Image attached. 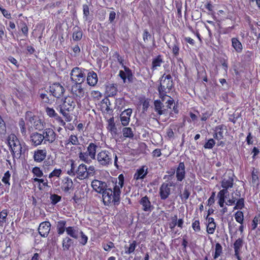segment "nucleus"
<instances>
[{"mask_svg": "<svg viewBox=\"0 0 260 260\" xmlns=\"http://www.w3.org/2000/svg\"><path fill=\"white\" fill-rule=\"evenodd\" d=\"M124 177L123 174H120L115 182L113 181V189L110 187H107L102 193L103 202L105 205H109L113 203L114 205L119 204L121 195V189L124 184Z\"/></svg>", "mask_w": 260, "mask_h": 260, "instance_id": "1", "label": "nucleus"}, {"mask_svg": "<svg viewBox=\"0 0 260 260\" xmlns=\"http://www.w3.org/2000/svg\"><path fill=\"white\" fill-rule=\"evenodd\" d=\"M173 87V82L172 76L170 74H166V73L160 78V85L158 88L159 98L161 99L162 101L167 95V93H169Z\"/></svg>", "mask_w": 260, "mask_h": 260, "instance_id": "2", "label": "nucleus"}, {"mask_svg": "<svg viewBox=\"0 0 260 260\" xmlns=\"http://www.w3.org/2000/svg\"><path fill=\"white\" fill-rule=\"evenodd\" d=\"M98 147V146L95 143H90L87 146L86 152H80L79 153V158L81 160L86 164H90L92 159H95L96 158V152Z\"/></svg>", "mask_w": 260, "mask_h": 260, "instance_id": "3", "label": "nucleus"}, {"mask_svg": "<svg viewBox=\"0 0 260 260\" xmlns=\"http://www.w3.org/2000/svg\"><path fill=\"white\" fill-rule=\"evenodd\" d=\"M112 154L106 150H103L99 152L96 155V159L99 164L103 167H108L112 164Z\"/></svg>", "mask_w": 260, "mask_h": 260, "instance_id": "4", "label": "nucleus"}, {"mask_svg": "<svg viewBox=\"0 0 260 260\" xmlns=\"http://www.w3.org/2000/svg\"><path fill=\"white\" fill-rule=\"evenodd\" d=\"M12 140L10 139L8 143L11 149L13 157L19 158L22 153V148L19 141L14 135H12ZM11 139V137H10Z\"/></svg>", "mask_w": 260, "mask_h": 260, "instance_id": "5", "label": "nucleus"}, {"mask_svg": "<svg viewBox=\"0 0 260 260\" xmlns=\"http://www.w3.org/2000/svg\"><path fill=\"white\" fill-rule=\"evenodd\" d=\"M70 77L75 83L82 84L85 80L86 75L80 68L75 67L72 70Z\"/></svg>", "mask_w": 260, "mask_h": 260, "instance_id": "6", "label": "nucleus"}, {"mask_svg": "<svg viewBox=\"0 0 260 260\" xmlns=\"http://www.w3.org/2000/svg\"><path fill=\"white\" fill-rule=\"evenodd\" d=\"M72 93L77 98L76 101L79 104L80 99L83 98L85 92L82 87L81 84L75 83L71 88Z\"/></svg>", "mask_w": 260, "mask_h": 260, "instance_id": "7", "label": "nucleus"}, {"mask_svg": "<svg viewBox=\"0 0 260 260\" xmlns=\"http://www.w3.org/2000/svg\"><path fill=\"white\" fill-rule=\"evenodd\" d=\"M168 47L171 49L174 56L177 57L179 54L180 43L174 36H172L170 42L166 41Z\"/></svg>", "mask_w": 260, "mask_h": 260, "instance_id": "8", "label": "nucleus"}, {"mask_svg": "<svg viewBox=\"0 0 260 260\" xmlns=\"http://www.w3.org/2000/svg\"><path fill=\"white\" fill-rule=\"evenodd\" d=\"M42 135L44 137V144L47 142L49 143H53L56 140V134L55 132L50 128H47L43 131Z\"/></svg>", "mask_w": 260, "mask_h": 260, "instance_id": "9", "label": "nucleus"}, {"mask_svg": "<svg viewBox=\"0 0 260 260\" xmlns=\"http://www.w3.org/2000/svg\"><path fill=\"white\" fill-rule=\"evenodd\" d=\"M50 91L54 97L59 98L63 95L64 88L59 83H55L50 86Z\"/></svg>", "mask_w": 260, "mask_h": 260, "instance_id": "10", "label": "nucleus"}, {"mask_svg": "<svg viewBox=\"0 0 260 260\" xmlns=\"http://www.w3.org/2000/svg\"><path fill=\"white\" fill-rule=\"evenodd\" d=\"M91 186L93 190L98 193H102L108 187L105 182L97 179H94L92 181Z\"/></svg>", "mask_w": 260, "mask_h": 260, "instance_id": "11", "label": "nucleus"}, {"mask_svg": "<svg viewBox=\"0 0 260 260\" xmlns=\"http://www.w3.org/2000/svg\"><path fill=\"white\" fill-rule=\"evenodd\" d=\"M29 116V121L31 123L35 128L39 131L43 129L44 126L41 119L36 116H32L31 112H27L26 116Z\"/></svg>", "mask_w": 260, "mask_h": 260, "instance_id": "12", "label": "nucleus"}, {"mask_svg": "<svg viewBox=\"0 0 260 260\" xmlns=\"http://www.w3.org/2000/svg\"><path fill=\"white\" fill-rule=\"evenodd\" d=\"M51 224L48 221L42 222L38 228L40 235L43 237H46L50 231Z\"/></svg>", "mask_w": 260, "mask_h": 260, "instance_id": "13", "label": "nucleus"}, {"mask_svg": "<svg viewBox=\"0 0 260 260\" xmlns=\"http://www.w3.org/2000/svg\"><path fill=\"white\" fill-rule=\"evenodd\" d=\"M44 137L42 134L35 132L32 133L30 136V141L34 146H37L42 144L44 141Z\"/></svg>", "mask_w": 260, "mask_h": 260, "instance_id": "14", "label": "nucleus"}, {"mask_svg": "<svg viewBox=\"0 0 260 260\" xmlns=\"http://www.w3.org/2000/svg\"><path fill=\"white\" fill-rule=\"evenodd\" d=\"M139 203L142 206V210L145 212H150L154 209V207L151 205V203L147 196L143 197L140 200Z\"/></svg>", "mask_w": 260, "mask_h": 260, "instance_id": "15", "label": "nucleus"}, {"mask_svg": "<svg viewBox=\"0 0 260 260\" xmlns=\"http://www.w3.org/2000/svg\"><path fill=\"white\" fill-rule=\"evenodd\" d=\"M132 113V109L128 108L124 110L120 114V118L123 126L127 125L129 122L130 117Z\"/></svg>", "mask_w": 260, "mask_h": 260, "instance_id": "16", "label": "nucleus"}, {"mask_svg": "<svg viewBox=\"0 0 260 260\" xmlns=\"http://www.w3.org/2000/svg\"><path fill=\"white\" fill-rule=\"evenodd\" d=\"M171 186L166 183L161 184L159 188V194L161 200H165L168 198L170 194L171 188L170 187Z\"/></svg>", "mask_w": 260, "mask_h": 260, "instance_id": "17", "label": "nucleus"}, {"mask_svg": "<svg viewBox=\"0 0 260 260\" xmlns=\"http://www.w3.org/2000/svg\"><path fill=\"white\" fill-rule=\"evenodd\" d=\"M47 156V151L44 149H37L34 152V159L36 162H41L43 161Z\"/></svg>", "mask_w": 260, "mask_h": 260, "instance_id": "18", "label": "nucleus"}, {"mask_svg": "<svg viewBox=\"0 0 260 260\" xmlns=\"http://www.w3.org/2000/svg\"><path fill=\"white\" fill-rule=\"evenodd\" d=\"M67 235L71 237L77 239L79 238L81 231L77 226H68L66 229Z\"/></svg>", "mask_w": 260, "mask_h": 260, "instance_id": "19", "label": "nucleus"}, {"mask_svg": "<svg viewBox=\"0 0 260 260\" xmlns=\"http://www.w3.org/2000/svg\"><path fill=\"white\" fill-rule=\"evenodd\" d=\"M175 172L177 180L178 181H182L185 176V165L183 162H181L179 164Z\"/></svg>", "mask_w": 260, "mask_h": 260, "instance_id": "20", "label": "nucleus"}, {"mask_svg": "<svg viewBox=\"0 0 260 260\" xmlns=\"http://www.w3.org/2000/svg\"><path fill=\"white\" fill-rule=\"evenodd\" d=\"M76 106L75 103L72 98H66L62 105L63 107L68 112L72 111L74 110Z\"/></svg>", "mask_w": 260, "mask_h": 260, "instance_id": "21", "label": "nucleus"}, {"mask_svg": "<svg viewBox=\"0 0 260 260\" xmlns=\"http://www.w3.org/2000/svg\"><path fill=\"white\" fill-rule=\"evenodd\" d=\"M224 129H226V126L223 124L216 126L214 129V133L213 134L214 138L217 140H220L223 139L224 137Z\"/></svg>", "mask_w": 260, "mask_h": 260, "instance_id": "22", "label": "nucleus"}, {"mask_svg": "<svg viewBox=\"0 0 260 260\" xmlns=\"http://www.w3.org/2000/svg\"><path fill=\"white\" fill-rule=\"evenodd\" d=\"M77 177L80 180L88 178L87 174V166L84 164H81L78 166L76 171Z\"/></svg>", "mask_w": 260, "mask_h": 260, "instance_id": "23", "label": "nucleus"}, {"mask_svg": "<svg viewBox=\"0 0 260 260\" xmlns=\"http://www.w3.org/2000/svg\"><path fill=\"white\" fill-rule=\"evenodd\" d=\"M148 174V168L146 166H142L140 169L137 170L134 175V179L136 180L144 179Z\"/></svg>", "mask_w": 260, "mask_h": 260, "instance_id": "24", "label": "nucleus"}, {"mask_svg": "<svg viewBox=\"0 0 260 260\" xmlns=\"http://www.w3.org/2000/svg\"><path fill=\"white\" fill-rule=\"evenodd\" d=\"M87 81L90 86H94L98 82L97 74L93 71L89 72L87 76Z\"/></svg>", "mask_w": 260, "mask_h": 260, "instance_id": "25", "label": "nucleus"}, {"mask_svg": "<svg viewBox=\"0 0 260 260\" xmlns=\"http://www.w3.org/2000/svg\"><path fill=\"white\" fill-rule=\"evenodd\" d=\"M232 46L234 48L235 51L240 53L243 50V46L237 38H233L231 40Z\"/></svg>", "mask_w": 260, "mask_h": 260, "instance_id": "26", "label": "nucleus"}, {"mask_svg": "<svg viewBox=\"0 0 260 260\" xmlns=\"http://www.w3.org/2000/svg\"><path fill=\"white\" fill-rule=\"evenodd\" d=\"M234 180L232 176H225L221 182V186L223 188L228 189L233 186Z\"/></svg>", "mask_w": 260, "mask_h": 260, "instance_id": "27", "label": "nucleus"}, {"mask_svg": "<svg viewBox=\"0 0 260 260\" xmlns=\"http://www.w3.org/2000/svg\"><path fill=\"white\" fill-rule=\"evenodd\" d=\"M73 187V183L72 179L69 177L64 178L61 185L62 190L64 192H68Z\"/></svg>", "mask_w": 260, "mask_h": 260, "instance_id": "28", "label": "nucleus"}, {"mask_svg": "<svg viewBox=\"0 0 260 260\" xmlns=\"http://www.w3.org/2000/svg\"><path fill=\"white\" fill-rule=\"evenodd\" d=\"M56 230L57 234L59 235H62L64 232H66V224L67 222L66 220H59L56 222Z\"/></svg>", "mask_w": 260, "mask_h": 260, "instance_id": "29", "label": "nucleus"}, {"mask_svg": "<svg viewBox=\"0 0 260 260\" xmlns=\"http://www.w3.org/2000/svg\"><path fill=\"white\" fill-rule=\"evenodd\" d=\"M73 241L69 237H66L62 239V247L63 251H68L73 245Z\"/></svg>", "mask_w": 260, "mask_h": 260, "instance_id": "30", "label": "nucleus"}, {"mask_svg": "<svg viewBox=\"0 0 260 260\" xmlns=\"http://www.w3.org/2000/svg\"><path fill=\"white\" fill-rule=\"evenodd\" d=\"M243 245V240L242 238H238L234 243L235 255L239 256L240 250Z\"/></svg>", "mask_w": 260, "mask_h": 260, "instance_id": "31", "label": "nucleus"}, {"mask_svg": "<svg viewBox=\"0 0 260 260\" xmlns=\"http://www.w3.org/2000/svg\"><path fill=\"white\" fill-rule=\"evenodd\" d=\"M83 33L81 29L78 27L73 28V39L74 41H79L82 37Z\"/></svg>", "mask_w": 260, "mask_h": 260, "instance_id": "32", "label": "nucleus"}, {"mask_svg": "<svg viewBox=\"0 0 260 260\" xmlns=\"http://www.w3.org/2000/svg\"><path fill=\"white\" fill-rule=\"evenodd\" d=\"M162 62L163 61L161 56H157L156 58H153L152 60L151 69L153 71L156 70L158 67H160Z\"/></svg>", "mask_w": 260, "mask_h": 260, "instance_id": "33", "label": "nucleus"}, {"mask_svg": "<svg viewBox=\"0 0 260 260\" xmlns=\"http://www.w3.org/2000/svg\"><path fill=\"white\" fill-rule=\"evenodd\" d=\"M154 104L155 111L157 112L158 115H162L164 113L162 110V108L164 107L163 104L159 100H155Z\"/></svg>", "mask_w": 260, "mask_h": 260, "instance_id": "34", "label": "nucleus"}, {"mask_svg": "<svg viewBox=\"0 0 260 260\" xmlns=\"http://www.w3.org/2000/svg\"><path fill=\"white\" fill-rule=\"evenodd\" d=\"M137 246V242L136 241H133L132 243L129 244L128 247L125 246V253L129 254L133 253L136 249Z\"/></svg>", "mask_w": 260, "mask_h": 260, "instance_id": "35", "label": "nucleus"}, {"mask_svg": "<svg viewBox=\"0 0 260 260\" xmlns=\"http://www.w3.org/2000/svg\"><path fill=\"white\" fill-rule=\"evenodd\" d=\"M72 144L74 145H78L79 144V141L77 137L74 135H71L69 139L66 141V145Z\"/></svg>", "mask_w": 260, "mask_h": 260, "instance_id": "36", "label": "nucleus"}, {"mask_svg": "<svg viewBox=\"0 0 260 260\" xmlns=\"http://www.w3.org/2000/svg\"><path fill=\"white\" fill-rule=\"evenodd\" d=\"M59 112L63 116L66 121L70 122L72 120V116L63 107H60Z\"/></svg>", "mask_w": 260, "mask_h": 260, "instance_id": "37", "label": "nucleus"}, {"mask_svg": "<svg viewBox=\"0 0 260 260\" xmlns=\"http://www.w3.org/2000/svg\"><path fill=\"white\" fill-rule=\"evenodd\" d=\"M19 126L20 129V132L22 135L25 137L27 136V132L25 127V122L22 118H21L19 121Z\"/></svg>", "mask_w": 260, "mask_h": 260, "instance_id": "38", "label": "nucleus"}, {"mask_svg": "<svg viewBox=\"0 0 260 260\" xmlns=\"http://www.w3.org/2000/svg\"><path fill=\"white\" fill-rule=\"evenodd\" d=\"M123 136L125 138H132L134 137V134L131 127H124L122 129Z\"/></svg>", "mask_w": 260, "mask_h": 260, "instance_id": "39", "label": "nucleus"}, {"mask_svg": "<svg viewBox=\"0 0 260 260\" xmlns=\"http://www.w3.org/2000/svg\"><path fill=\"white\" fill-rule=\"evenodd\" d=\"M8 212L6 210H3L0 212V226H3L4 223L6 222Z\"/></svg>", "mask_w": 260, "mask_h": 260, "instance_id": "40", "label": "nucleus"}, {"mask_svg": "<svg viewBox=\"0 0 260 260\" xmlns=\"http://www.w3.org/2000/svg\"><path fill=\"white\" fill-rule=\"evenodd\" d=\"M212 115V112L211 110H203L202 114L200 115L201 120L206 121Z\"/></svg>", "mask_w": 260, "mask_h": 260, "instance_id": "41", "label": "nucleus"}, {"mask_svg": "<svg viewBox=\"0 0 260 260\" xmlns=\"http://www.w3.org/2000/svg\"><path fill=\"white\" fill-rule=\"evenodd\" d=\"M235 218L237 222L242 224L244 220V215L242 211H238L235 214Z\"/></svg>", "mask_w": 260, "mask_h": 260, "instance_id": "42", "label": "nucleus"}, {"mask_svg": "<svg viewBox=\"0 0 260 260\" xmlns=\"http://www.w3.org/2000/svg\"><path fill=\"white\" fill-rule=\"evenodd\" d=\"M61 197L56 194H51L50 197L51 203L53 205H55L60 201Z\"/></svg>", "mask_w": 260, "mask_h": 260, "instance_id": "43", "label": "nucleus"}, {"mask_svg": "<svg viewBox=\"0 0 260 260\" xmlns=\"http://www.w3.org/2000/svg\"><path fill=\"white\" fill-rule=\"evenodd\" d=\"M222 252V247L221 245L217 243L215 245V251L214 255V258L216 259L218 257Z\"/></svg>", "mask_w": 260, "mask_h": 260, "instance_id": "44", "label": "nucleus"}, {"mask_svg": "<svg viewBox=\"0 0 260 260\" xmlns=\"http://www.w3.org/2000/svg\"><path fill=\"white\" fill-rule=\"evenodd\" d=\"M215 144V140L211 138L204 144V147L205 149H211L214 146Z\"/></svg>", "mask_w": 260, "mask_h": 260, "instance_id": "45", "label": "nucleus"}, {"mask_svg": "<svg viewBox=\"0 0 260 260\" xmlns=\"http://www.w3.org/2000/svg\"><path fill=\"white\" fill-rule=\"evenodd\" d=\"M190 194V193L188 190L186 188H185L183 193L180 195L182 201L183 202H186V201L189 198Z\"/></svg>", "mask_w": 260, "mask_h": 260, "instance_id": "46", "label": "nucleus"}, {"mask_svg": "<svg viewBox=\"0 0 260 260\" xmlns=\"http://www.w3.org/2000/svg\"><path fill=\"white\" fill-rule=\"evenodd\" d=\"M62 171L60 169H55L49 175V178H51L53 177H59Z\"/></svg>", "mask_w": 260, "mask_h": 260, "instance_id": "47", "label": "nucleus"}, {"mask_svg": "<svg viewBox=\"0 0 260 260\" xmlns=\"http://www.w3.org/2000/svg\"><path fill=\"white\" fill-rule=\"evenodd\" d=\"M83 18L85 20L87 21L88 20V16L89 15V7L87 5H83Z\"/></svg>", "mask_w": 260, "mask_h": 260, "instance_id": "48", "label": "nucleus"}, {"mask_svg": "<svg viewBox=\"0 0 260 260\" xmlns=\"http://www.w3.org/2000/svg\"><path fill=\"white\" fill-rule=\"evenodd\" d=\"M46 112L47 115L50 117L55 118L58 115L53 108L47 107L46 108Z\"/></svg>", "mask_w": 260, "mask_h": 260, "instance_id": "49", "label": "nucleus"}, {"mask_svg": "<svg viewBox=\"0 0 260 260\" xmlns=\"http://www.w3.org/2000/svg\"><path fill=\"white\" fill-rule=\"evenodd\" d=\"M11 176L10 173L9 171H7L3 176L2 178V181L3 183H4L6 184H8V185H10V184L9 183V179Z\"/></svg>", "mask_w": 260, "mask_h": 260, "instance_id": "50", "label": "nucleus"}, {"mask_svg": "<svg viewBox=\"0 0 260 260\" xmlns=\"http://www.w3.org/2000/svg\"><path fill=\"white\" fill-rule=\"evenodd\" d=\"M32 172L38 177H41L43 176V173L40 168L35 167L32 170Z\"/></svg>", "mask_w": 260, "mask_h": 260, "instance_id": "51", "label": "nucleus"}, {"mask_svg": "<svg viewBox=\"0 0 260 260\" xmlns=\"http://www.w3.org/2000/svg\"><path fill=\"white\" fill-rule=\"evenodd\" d=\"M216 228L215 223H208L207 226V232L209 234H213Z\"/></svg>", "mask_w": 260, "mask_h": 260, "instance_id": "52", "label": "nucleus"}, {"mask_svg": "<svg viewBox=\"0 0 260 260\" xmlns=\"http://www.w3.org/2000/svg\"><path fill=\"white\" fill-rule=\"evenodd\" d=\"M102 247L105 251H109L112 248L114 247V244L113 242H109L108 243H103Z\"/></svg>", "mask_w": 260, "mask_h": 260, "instance_id": "53", "label": "nucleus"}, {"mask_svg": "<svg viewBox=\"0 0 260 260\" xmlns=\"http://www.w3.org/2000/svg\"><path fill=\"white\" fill-rule=\"evenodd\" d=\"M241 193L240 191L236 190L235 192H233L231 194V200H234L236 202L238 199L240 198Z\"/></svg>", "mask_w": 260, "mask_h": 260, "instance_id": "54", "label": "nucleus"}, {"mask_svg": "<svg viewBox=\"0 0 260 260\" xmlns=\"http://www.w3.org/2000/svg\"><path fill=\"white\" fill-rule=\"evenodd\" d=\"M76 166L73 160H71V169L68 171V174L70 176H75L76 174Z\"/></svg>", "mask_w": 260, "mask_h": 260, "instance_id": "55", "label": "nucleus"}, {"mask_svg": "<svg viewBox=\"0 0 260 260\" xmlns=\"http://www.w3.org/2000/svg\"><path fill=\"white\" fill-rule=\"evenodd\" d=\"M80 239L79 242L81 244L84 245L86 244L88 240L87 237L81 231V233H80Z\"/></svg>", "mask_w": 260, "mask_h": 260, "instance_id": "56", "label": "nucleus"}, {"mask_svg": "<svg viewBox=\"0 0 260 260\" xmlns=\"http://www.w3.org/2000/svg\"><path fill=\"white\" fill-rule=\"evenodd\" d=\"M95 173V168L93 166H89L87 168V174L88 178L93 176Z\"/></svg>", "mask_w": 260, "mask_h": 260, "instance_id": "57", "label": "nucleus"}, {"mask_svg": "<svg viewBox=\"0 0 260 260\" xmlns=\"http://www.w3.org/2000/svg\"><path fill=\"white\" fill-rule=\"evenodd\" d=\"M177 217L176 215H175L174 217H172V221L169 224V227L171 230H173L174 228L177 225Z\"/></svg>", "mask_w": 260, "mask_h": 260, "instance_id": "58", "label": "nucleus"}, {"mask_svg": "<svg viewBox=\"0 0 260 260\" xmlns=\"http://www.w3.org/2000/svg\"><path fill=\"white\" fill-rule=\"evenodd\" d=\"M192 229L196 232L201 230L199 220H195L192 224Z\"/></svg>", "mask_w": 260, "mask_h": 260, "instance_id": "59", "label": "nucleus"}, {"mask_svg": "<svg viewBox=\"0 0 260 260\" xmlns=\"http://www.w3.org/2000/svg\"><path fill=\"white\" fill-rule=\"evenodd\" d=\"M103 103L105 104L106 105V108H105V111L108 113L109 111H112V109L110 108V106L111 105L110 100L109 99H106L103 100L102 101Z\"/></svg>", "mask_w": 260, "mask_h": 260, "instance_id": "60", "label": "nucleus"}, {"mask_svg": "<svg viewBox=\"0 0 260 260\" xmlns=\"http://www.w3.org/2000/svg\"><path fill=\"white\" fill-rule=\"evenodd\" d=\"M236 205L237 207L239 208V209H242L244 206V198H240L237 201H236Z\"/></svg>", "mask_w": 260, "mask_h": 260, "instance_id": "61", "label": "nucleus"}, {"mask_svg": "<svg viewBox=\"0 0 260 260\" xmlns=\"http://www.w3.org/2000/svg\"><path fill=\"white\" fill-rule=\"evenodd\" d=\"M117 92V88L114 86H112L109 87V96H114L116 94Z\"/></svg>", "mask_w": 260, "mask_h": 260, "instance_id": "62", "label": "nucleus"}, {"mask_svg": "<svg viewBox=\"0 0 260 260\" xmlns=\"http://www.w3.org/2000/svg\"><path fill=\"white\" fill-rule=\"evenodd\" d=\"M228 192V189L223 188V189L221 190L217 194V197L218 198H224L226 197V194Z\"/></svg>", "mask_w": 260, "mask_h": 260, "instance_id": "63", "label": "nucleus"}, {"mask_svg": "<svg viewBox=\"0 0 260 260\" xmlns=\"http://www.w3.org/2000/svg\"><path fill=\"white\" fill-rule=\"evenodd\" d=\"M260 221V217H256L255 216L253 220H252V229L255 230L257 225L258 221Z\"/></svg>", "mask_w": 260, "mask_h": 260, "instance_id": "64", "label": "nucleus"}]
</instances>
